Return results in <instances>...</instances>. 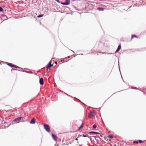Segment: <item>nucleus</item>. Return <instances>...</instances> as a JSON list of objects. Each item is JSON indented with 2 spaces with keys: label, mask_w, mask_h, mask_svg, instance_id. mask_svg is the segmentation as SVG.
Masks as SVG:
<instances>
[{
  "label": "nucleus",
  "mask_w": 146,
  "mask_h": 146,
  "mask_svg": "<svg viewBox=\"0 0 146 146\" xmlns=\"http://www.w3.org/2000/svg\"><path fill=\"white\" fill-rule=\"evenodd\" d=\"M44 128L48 132H50V129L49 126L45 123L44 124Z\"/></svg>",
  "instance_id": "obj_1"
},
{
  "label": "nucleus",
  "mask_w": 146,
  "mask_h": 146,
  "mask_svg": "<svg viewBox=\"0 0 146 146\" xmlns=\"http://www.w3.org/2000/svg\"><path fill=\"white\" fill-rule=\"evenodd\" d=\"M96 115V113L94 111H90L89 115L88 117L89 118H92Z\"/></svg>",
  "instance_id": "obj_2"
},
{
  "label": "nucleus",
  "mask_w": 146,
  "mask_h": 146,
  "mask_svg": "<svg viewBox=\"0 0 146 146\" xmlns=\"http://www.w3.org/2000/svg\"><path fill=\"white\" fill-rule=\"evenodd\" d=\"M51 61H50L48 64V65L46 66V70L47 71H48V70H50V68L53 66V65L51 64Z\"/></svg>",
  "instance_id": "obj_3"
},
{
  "label": "nucleus",
  "mask_w": 146,
  "mask_h": 146,
  "mask_svg": "<svg viewBox=\"0 0 146 146\" xmlns=\"http://www.w3.org/2000/svg\"><path fill=\"white\" fill-rule=\"evenodd\" d=\"M7 65L11 67H13L16 68H19V67L18 66L15 65H13L12 63H8L7 64Z\"/></svg>",
  "instance_id": "obj_4"
},
{
  "label": "nucleus",
  "mask_w": 146,
  "mask_h": 146,
  "mask_svg": "<svg viewBox=\"0 0 146 146\" xmlns=\"http://www.w3.org/2000/svg\"><path fill=\"white\" fill-rule=\"evenodd\" d=\"M52 137L53 138V139H54V140L55 141H57V136L53 134H52Z\"/></svg>",
  "instance_id": "obj_5"
},
{
  "label": "nucleus",
  "mask_w": 146,
  "mask_h": 146,
  "mask_svg": "<svg viewBox=\"0 0 146 146\" xmlns=\"http://www.w3.org/2000/svg\"><path fill=\"white\" fill-rule=\"evenodd\" d=\"M143 142L142 140H138L137 141H134L133 142V143H136V144H138L139 143H141Z\"/></svg>",
  "instance_id": "obj_6"
},
{
  "label": "nucleus",
  "mask_w": 146,
  "mask_h": 146,
  "mask_svg": "<svg viewBox=\"0 0 146 146\" xmlns=\"http://www.w3.org/2000/svg\"><path fill=\"white\" fill-rule=\"evenodd\" d=\"M40 84L41 85H43L44 84L43 79L42 78H41L39 80Z\"/></svg>",
  "instance_id": "obj_7"
},
{
  "label": "nucleus",
  "mask_w": 146,
  "mask_h": 146,
  "mask_svg": "<svg viewBox=\"0 0 146 146\" xmlns=\"http://www.w3.org/2000/svg\"><path fill=\"white\" fill-rule=\"evenodd\" d=\"M35 118H33L31 119V120L30 121V123L31 124H34L35 123Z\"/></svg>",
  "instance_id": "obj_8"
},
{
  "label": "nucleus",
  "mask_w": 146,
  "mask_h": 146,
  "mask_svg": "<svg viewBox=\"0 0 146 146\" xmlns=\"http://www.w3.org/2000/svg\"><path fill=\"white\" fill-rule=\"evenodd\" d=\"M21 119V117H19L17 118H16L14 120V121H15L16 122L19 121H20Z\"/></svg>",
  "instance_id": "obj_9"
},
{
  "label": "nucleus",
  "mask_w": 146,
  "mask_h": 146,
  "mask_svg": "<svg viewBox=\"0 0 146 146\" xmlns=\"http://www.w3.org/2000/svg\"><path fill=\"white\" fill-rule=\"evenodd\" d=\"M121 48V45L120 44L119 45L115 52H118L119 51V50Z\"/></svg>",
  "instance_id": "obj_10"
},
{
  "label": "nucleus",
  "mask_w": 146,
  "mask_h": 146,
  "mask_svg": "<svg viewBox=\"0 0 146 146\" xmlns=\"http://www.w3.org/2000/svg\"><path fill=\"white\" fill-rule=\"evenodd\" d=\"M65 2L66 3V5H68L70 3V0H66Z\"/></svg>",
  "instance_id": "obj_11"
},
{
  "label": "nucleus",
  "mask_w": 146,
  "mask_h": 146,
  "mask_svg": "<svg viewBox=\"0 0 146 146\" xmlns=\"http://www.w3.org/2000/svg\"><path fill=\"white\" fill-rule=\"evenodd\" d=\"M89 133L90 134L92 133V134H99V133L96 132H94V131L90 132H89Z\"/></svg>",
  "instance_id": "obj_12"
},
{
  "label": "nucleus",
  "mask_w": 146,
  "mask_h": 146,
  "mask_svg": "<svg viewBox=\"0 0 146 146\" xmlns=\"http://www.w3.org/2000/svg\"><path fill=\"white\" fill-rule=\"evenodd\" d=\"M97 9L99 11H103L104 10V9L102 8H101V7L97 8Z\"/></svg>",
  "instance_id": "obj_13"
},
{
  "label": "nucleus",
  "mask_w": 146,
  "mask_h": 146,
  "mask_svg": "<svg viewBox=\"0 0 146 146\" xmlns=\"http://www.w3.org/2000/svg\"><path fill=\"white\" fill-rule=\"evenodd\" d=\"M135 37L136 38H138L137 36L135 35H132L131 36V40L133 38Z\"/></svg>",
  "instance_id": "obj_14"
},
{
  "label": "nucleus",
  "mask_w": 146,
  "mask_h": 146,
  "mask_svg": "<svg viewBox=\"0 0 146 146\" xmlns=\"http://www.w3.org/2000/svg\"><path fill=\"white\" fill-rule=\"evenodd\" d=\"M84 124L83 123H82V124L81 125V126L78 129L79 130H80V129H82L83 127V126H84Z\"/></svg>",
  "instance_id": "obj_15"
},
{
  "label": "nucleus",
  "mask_w": 146,
  "mask_h": 146,
  "mask_svg": "<svg viewBox=\"0 0 146 146\" xmlns=\"http://www.w3.org/2000/svg\"><path fill=\"white\" fill-rule=\"evenodd\" d=\"M108 137L110 138H112L113 137V136L111 135H110L108 136Z\"/></svg>",
  "instance_id": "obj_16"
},
{
  "label": "nucleus",
  "mask_w": 146,
  "mask_h": 146,
  "mask_svg": "<svg viewBox=\"0 0 146 146\" xmlns=\"http://www.w3.org/2000/svg\"><path fill=\"white\" fill-rule=\"evenodd\" d=\"M44 15H39L38 16H37V17L38 18H40V17H42Z\"/></svg>",
  "instance_id": "obj_17"
},
{
  "label": "nucleus",
  "mask_w": 146,
  "mask_h": 146,
  "mask_svg": "<svg viewBox=\"0 0 146 146\" xmlns=\"http://www.w3.org/2000/svg\"><path fill=\"white\" fill-rule=\"evenodd\" d=\"M93 127L94 129H95L96 127V125H94L93 126Z\"/></svg>",
  "instance_id": "obj_18"
},
{
  "label": "nucleus",
  "mask_w": 146,
  "mask_h": 146,
  "mask_svg": "<svg viewBox=\"0 0 146 146\" xmlns=\"http://www.w3.org/2000/svg\"><path fill=\"white\" fill-rule=\"evenodd\" d=\"M3 11V8L1 7H0V11Z\"/></svg>",
  "instance_id": "obj_19"
},
{
  "label": "nucleus",
  "mask_w": 146,
  "mask_h": 146,
  "mask_svg": "<svg viewBox=\"0 0 146 146\" xmlns=\"http://www.w3.org/2000/svg\"><path fill=\"white\" fill-rule=\"evenodd\" d=\"M61 3L62 4V5H66V3H65V2H64V3H62V2H61Z\"/></svg>",
  "instance_id": "obj_20"
},
{
  "label": "nucleus",
  "mask_w": 146,
  "mask_h": 146,
  "mask_svg": "<svg viewBox=\"0 0 146 146\" xmlns=\"http://www.w3.org/2000/svg\"><path fill=\"white\" fill-rule=\"evenodd\" d=\"M56 1H57V2H58V3H60V1H59V0H55Z\"/></svg>",
  "instance_id": "obj_21"
},
{
  "label": "nucleus",
  "mask_w": 146,
  "mask_h": 146,
  "mask_svg": "<svg viewBox=\"0 0 146 146\" xmlns=\"http://www.w3.org/2000/svg\"><path fill=\"white\" fill-rule=\"evenodd\" d=\"M76 140H78V138H76Z\"/></svg>",
  "instance_id": "obj_22"
},
{
  "label": "nucleus",
  "mask_w": 146,
  "mask_h": 146,
  "mask_svg": "<svg viewBox=\"0 0 146 146\" xmlns=\"http://www.w3.org/2000/svg\"><path fill=\"white\" fill-rule=\"evenodd\" d=\"M55 63H56V64H57V62H55Z\"/></svg>",
  "instance_id": "obj_23"
}]
</instances>
